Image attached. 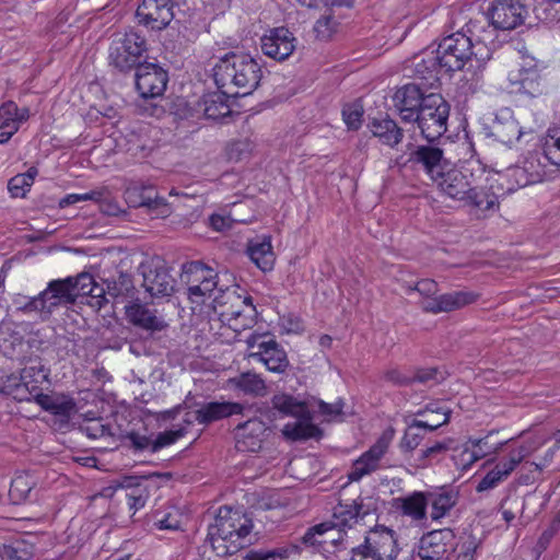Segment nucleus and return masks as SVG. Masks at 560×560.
I'll list each match as a JSON object with an SVG mask.
<instances>
[{
    "label": "nucleus",
    "instance_id": "obj_3",
    "mask_svg": "<svg viewBox=\"0 0 560 560\" xmlns=\"http://www.w3.org/2000/svg\"><path fill=\"white\" fill-rule=\"evenodd\" d=\"M147 40L141 33L130 30L117 35L109 46V65L121 73H129L147 61Z\"/></svg>",
    "mask_w": 560,
    "mask_h": 560
},
{
    "label": "nucleus",
    "instance_id": "obj_32",
    "mask_svg": "<svg viewBox=\"0 0 560 560\" xmlns=\"http://www.w3.org/2000/svg\"><path fill=\"white\" fill-rule=\"evenodd\" d=\"M368 514L369 510H364L361 501L353 500L351 503L340 502L334 508L332 521L328 523L332 529L345 530L346 528H351L360 518Z\"/></svg>",
    "mask_w": 560,
    "mask_h": 560
},
{
    "label": "nucleus",
    "instance_id": "obj_8",
    "mask_svg": "<svg viewBox=\"0 0 560 560\" xmlns=\"http://www.w3.org/2000/svg\"><path fill=\"white\" fill-rule=\"evenodd\" d=\"M477 164L476 161H467L460 167H456L448 162L446 168L442 170L433 183L444 195L463 201L476 182L474 171Z\"/></svg>",
    "mask_w": 560,
    "mask_h": 560
},
{
    "label": "nucleus",
    "instance_id": "obj_63",
    "mask_svg": "<svg viewBox=\"0 0 560 560\" xmlns=\"http://www.w3.org/2000/svg\"><path fill=\"white\" fill-rule=\"evenodd\" d=\"M122 441L128 442L126 445L131 447L133 451H151L152 440L145 435H141L138 432L131 431L122 435Z\"/></svg>",
    "mask_w": 560,
    "mask_h": 560
},
{
    "label": "nucleus",
    "instance_id": "obj_52",
    "mask_svg": "<svg viewBox=\"0 0 560 560\" xmlns=\"http://www.w3.org/2000/svg\"><path fill=\"white\" fill-rule=\"evenodd\" d=\"M16 310L23 314L39 313L42 319H47L51 316L43 291L38 295L30 298L23 305L18 306Z\"/></svg>",
    "mask_w": 560,
    "mask_h": 560
},
{
    "label": "nucleus",
    "instance_id": "obj_56",
    "mask_svg": "<svg viewBox=\"0 0 560 560\" xmlns=\"http://www.w3.org/2000/svg\"><path fill=\"white\" fill-rule=\"evenodd\" d=\"M185 434V428L160 432L156 435V438L152 441L151 453H156L161 448L174 444L178 439L183 438Z\"/></svg>",
    "mask_w": 560,
    "mask_h": 560
},
{
    "label": "nucleus",
    "instance_id": "obj_62",
    "mask_svg": "<svg viewBox=\"0 0 560 560\" xmlns=\"http://www.w3.org/2000/svg\"><path fill=\"white\" fill-rule=\"evenodd\" d=\"M289 551L284 548H276L272 550H250L245 556V560H277L288 558Z\"/></svg>",
    "mask_w": 560,
    "mask_h": 560
},
{
    "label": "nucleus",
    "instance_id": "obj_50",
    "mask_svg": "<svg viewBox=\"0 0 560 560\" xmlns=\"http://www.w3.org/2000/svg\"><path fill=\"white\" fill-rule=\"evenodd\" d=\"M331 526L328 522H324L310 527L302 537V541L305 545L315 547L318 551L331 552L327 547L328 540H326V534L331 530Z\"/></svg>",
    "mask_w": 560,
    "mask_h": 560
},
{
    "label": "nucleus",
    "instance_id": "obj_26",
    "mask_svg": "<svg viewBox=\"0 0 560 560\" xmlns=\"http://www.w3.org/2000/svg\"><path fill=\"white\" fill-rule=\"evenodd\" d=\"M28 116V108H19L12 101L3 103L0 106V144L7 143L11 139Z\"/></svg>",
    "mask_w": 560,
    "mask_h": 560
},
{
    "label": "nucleus",
    "instance_id": "obj_39",
    "mask_svg": "<svg viewBox=\"0 0 560 560\" xmlns=\"http://www.w3.org/2000/svg\"><path fill=\"white\" fill-rule=\"evenodd\" d=\"M518 79H510L513 85H517V92L528 95L529 97H537L546 92V84L536 68L520 69Z\"/></svg>",
    "mask_w": 560,
    "mask_h": 560
},
{
    "label": "nucleus",
    "instance_id": "obj_19",
    "mask_svg": "<svg viewBox=\"0 0 560 560\" xmlns=\"http://www.w3.org/2000/svg\"><path fill=\"white\" fill-rule=\"evenodd\" d=\"M268 427L259 418H250L234 429L236 447L241 452H258L268 435Z\"/></svg>",
    "mask_w": 560,
    "mask_h": 560
},
{
    "label": "nucleus",
    "instance_id": "obj_7",
    "mask_svg": "<svg viewBox=\"0 0 560 560\" xmlns=\"http://www.w3.org/2000/svg\"><path fill=\"white\" fill-rule=\"evenodd\" d=\"M460 30L475 48L476 68H483L487 61L491 59L492 49L490 45L494 44L495 32L498 31L492 26L489 13H478L476 18H471L465 23V26Z\"/></svg>",
    "mask_w": 560,
    "mask_h": 560
},
{
    "label": "nucleus",
    "instance_id": "obj_43",
    "mask_svg": "<svg viewBox=\"0 0 560 560\" xmlns=\"http://www.w3.org/2000/svg\"><path fill=\"white\" fill-rule=\"evenodd\" d=\"M231 382L235 388L253 397H264L268 392L265 380L255 372L241 373L233 377Z\"/></svg>",
    "mask_w": 560,
    "mask_h": 560
},
{
    "label": "nucleus",
    "instance_id": "obj_28",
    "mask_svg": "<svg viewBox=\"0 0 560 560\" xmlns=\"http://www.w3.org/2000/svg\"><path fill=\"white\" fill-rule=\"evenodd\" d=\"M478 294L470 291H455L429 300L423 310L434 314L452 312L476 302Z\"/></svg>",
    "mask_w": 560,
    "mask_h": 560
},
{
    "label": "nucleus",
    "instance_id": "obj_49",
    "mask_svg": "<svg viewBox=\"0 0 560 560\" xmlns=\"http://www.w3.org/2000/svg\"><path fill=\"white\" fill-rule=\"evenodd\" d=\"M522 133L518 122L512 117L505 121L498 120L492 127V135L504 144H512L514 141L520 140Z\"/></svg>",
    "mask_w": 560,
    "mask_h": 560
},
{
    "label": "nucleus",
    "instance_id": "obj_37",
    "mask_svg": "<svg viewBox=\"0 0 560 560\" xmlns=\"http://www.w3.org/2000/svg\"><path fill=\"white\" fill-rule=\"evenodd\" d=\"M428 504H431L432 520L436 521L444 517L457 503L458 492L452 488H440L439 490L427 492Z\"/></svg>",
    "mask_w": 560,
    "mask_h": 560
},
{
    "label": "nucleus",
    "instance_id": "obj_6",
    "mask_svg": "<svg viewBox=\"0 0 560 560\" xmlns=\"http://www.w3.org/2000/svg\"><path fill=\"white\" fill-rule=\"evenodd\" d=\"M410 152L408 156L401 154L396 158L395 165L399 168H410L423 171L432 182L446 168L448 161L444 156V151L434 144H409Z\"/></svg>",
    "mask_w": 560,
    "mask_h": 560
},
{
    "label": "nucleus",
    "instance_id": "obj_30",
    "mask_svg": "<svg viewBox=\"0 0 560 560\" xmlns=\"http://www.w3.org/2000/svg\"><path fill=\"white\" fill-rule=\"evenodd\" d=\"M450 422V412H444V419H442V422H439L436 424H431L428 421H422L415 419L407 427V429L404 432V435L400 440L399 447L400 451L405 454L412 453L422 442L424 439V434L422 433V430H427L429 432H433L440 427L447 424Z\"/></svg>",
    "mask_w": 560,
    "mask_h": 560
},
{
    "label": "nucleus",
    "instance_id": "obj_2",
    "mask_svg": "<svg viewBox=\"0 0 560 560\" xmlns=\"http://www.w3.org/2000/svg\"><path fill=\"white\" fill-rule=\"evenodd\" d=\"M261 78L260 63L248 54H226L213 68L217 88L232 91L233 97L252 94L259 86Z\"/></svg>",
    "mask_w": 560,
    "mask_h": 560
},
{
    "label": "nucleus",
    "instance_id": "obj_24",
    "mask_svg": "<svg viewBox=\"0 0 560 560\" xmlns=\"http://www.w3.org/2000/svg\"><path fill=\"white\" fill-rule=\"evenodd\" d=\"M126 316L133 326L150 334L162 331L167 327L165 320L158 316L156 310H151L138 301L126 306Z\"/></svg>",
    "mask_w": 560,
    "mask_h": 560
},
{
    "label": "nucleus",
    "instance_id": "obj_25",
    "mask_svg": "<svg viewBox=\"0 0 560 560\" xmlns=\"http://www.w3.org/2000/svg\"><path fill=\"white\" fill-rule=\"evenodd\" d=\"M502 196V187L492 178L489 187H478L474 184L463 202L481 211H494L499 209V198Z\"/></svg>",
    "mask_w": 560,
    "mask_h": 560
},
{
    "label": "nucleus",
    "instance_id": "obj_59",
    "mask_svg": "<svg viewBox=\"0 0 560 560\" xmlns=\"http://www.w3.org/2000/svg\"><path fill=\"white\" fill-rule=\"evenodd\" d=\"M452 444H453L452 439H445L444 441L436 442L433 445L428 446L427 448L422 450L421 455L419 457L421 465L427 466L431 459L438 457L439 455L446 453L448 450H451Z\"/></svg>",
    "mask_w": 560,
    "mask_h": 560
},
{
    "label": "nucleus",
    "instance_id": "obj_61",
    "mask_svg": "<svg viewBox=\"0 0 560 560\" xmlns=\"http://www.w3.org/2000/svg\"><path fill=\"white\" fill-rule=\"evenodd\" d=\"M336 25L337 23L335 22L331 14L323 15L316 21L314 25L316 37L320 40L329 39L335 32Z\"/></svg>",
    "mask_w": 560,
    "mask_h": 560
},
{
    "label": "nucleus",
    "instance_id": "obj_45",
    "mask_svg": "<svg viewBox=\"0 0 560 560\" xmlns=\"http://www.w3.org/2000/svg\"><path fill=\"white\" fill-rule=\"evenodd\" d=\"M80 275H86L90 278V282L88 280L84 288L80 290V299H86V304L100 311L108 303L107 290L97 284L92 275L88 272H81Z\"/></svg>",
    "mask_w": 560,
    "mask_h": 560
},
{
    "label": "nucleus",
    "instance_id": "obj_29",
    "mask_svg": "<svg viewBox=\"0 0 560 560\" xmlns=\"http://www.w3.org/2000/svg\"><path fill=\"white\" fill-rule=\"evenodd\" d=\"M218 276L213 270L205 266L201 261H190L183 265L182 279L187 283L198 282L208 298L214 296L218 291Z\"/></svg>",
    "mask_w": 560,
    "mask_h": 560
},
{
    "label": "nucleus",
    "instance_id": "obj_31",
    "mask_svg": "<svg viewBox=\"0 0 560 560\" xmlns=\"http://www.w3.org/2000/svg\"><path fill=\"white\" fill-rule=\"evenodd\" d=\"M246 253L249 259L262 272H268L273 269L276 255L272 249L270 236L264 235L249 240Z\"/></svg>",
    "mask_w": 560,
    "mask_h": 560
},
{
    "label": "nucleus",
    "instance_id": "obj_16",
    "mask_svg": "<svg viewBox=\"0 0 560 560\" xmlns=\"http://www.w3.org/2000/svg\"><path fill=\"white\" fill-rule=\"evenodd\" d=\"M488 13L494 28L508 31L521 25L527 11L520 0H493Z\"/></svg>",
    "mask_w": 560,
    "mask_h": 560
},
{
    "label": "nucleus",
    "instance_id": "obj_40",
    "mask_svg": "<svg viewBox=\"0 0 560 560\" xmlns=\"http://www.w3.org/2000/svg\"><path fill=\"white\" fill-rule=\"evenodd\" d=\"M270 402L272 409L278 411L282 417H305L308 413L306 401L291 394L277 393L271 397Z\"/></svg>",
    "mask_w": 560,
    "mask_h": 560
},
{
    "label": "nucleus",
    "instance_id": "obj_20",
    "mask_svg": "<svg viewBox=\"0 0 560 560\" xmlns=\"http://www.w3.org/2000/svg\"><path fill=\"white\" fill-rule=\"evenodd\" d=\"M440 58L433 50H424L413 58V78L420 81L425 89H435L440 85L441 72L444 71Z\"/></svg>",
    "mask_w": 560,
    "mask_h": 560
},
{
    "label": "nucleus",
    "instance_id": "obj_15",
    "mask_svg": "<svg viewBox=\"0 0 560 560\" xmlns=\"http://www.w3.org/2000/svg\"><path fill=\"white\" fill-rule=\"evenodd\" d=\"M425 88L412 82L399 86L393 95L394 107L404 122H411L424 105L429 93Z\"/></svg>",
    "mask_w": 560,
    "mask_h": 560
},
{
    "label": "nucleus",
    "instance_id": "obj_60",
    "mask_svg": "<svg viewBox=\"0 0 560 560\" xmlns=\"http://www.w3.org/2000/svg\"><path fill=\"white\" fill-rule=\"evenodd\" d=\"M462 544L456 560H475V555L481 541L472 534L462 537Z\"/></svg>",
    "mask_w": 560,
    "mask_h": 560
},
{
    "label": "nucleus",
    "instance_id": "obj_18",
    "mask_svg": "<svg viewBox=\"0 0 560 560\" xmlns=\"http://www.w3.org/2000/svg\"><path fill=\"white\" fill-rule=\"evenodd\" d=\"M392 435L383 434L377 441L364 452L353 464L348 478L350 481H359L363 476L369 475L380 467V462L386 454Z\"/></svg>",
    "mask_w": 560,
    "mask_h": 560
},
{
    "label": "nucleus",
    "instance_id": "obj_51",
    "mask_svg": "<svg viewBox=\"0 0 560 560\" xmlns=\"http://www.w3.org/2000/svg\"><path fill=\"white\" fill-rule=\"evenodd\" d=\"M542 152L547 162L560 166V125L547 130L542 142Z\"/></svg>",
    "mask_w": 560,
    "mask_h": 560
},
{
    "label": "nucleus",
    "instance_id": "obj_35",
    "mask_svg": "<svg viewBox=\"0 0 560 560\" xmlns=\"http://www.w3.org/2000/svg\"><path fill=\"white\" fill-rule=\"evenodd\" d=\"M218 90V92L203 95L199 103V106H202L203 114L208 119H219L231 114L229 98L233 97V92L226 89Z\"/></svg>",
    "mask_w": 560,
    "mask_h": 560
},
{
    "label": "nucleus",
    "instance_id": "obj_44",
    "mask_svg": "<svg viewBox=\"0 0 560 560\" xmlns=\"http://www.w3.org/2000/svg\"><path fill=\"white\" fill-rule=\"evenodd\" d=\"M49 369L45 366L40 358L36 357L30 358L26 361L25 366L21 371L20 378L30 386L35 385L37 388H42L40 385L44 382L49 383Z\"/></svg>",
    "mask_w": 560,
    "mask_h": 560
},
{
    "label": "nucleus",
    "instance_id": "obj_14",
    "mask_svg": "<svg viewBox=\"0 0 560 560\" xmlns=\"http://www.w3.org/2000/svg\"><path fill=\"white\" fill-rule=\"evenodd\" d=\"M455 533L451 528L432 530L420 539L418 556L421 560H447L455 551Z\"/></svg>",
    "mask_w": 560,
    "mask_h": 560
},
{
    "label": "nucleus",
    "instance_id": "obj_41",
    "mask_svg": "<svg viewBox=\"0 0 560 560\" xmlns=\"http://www.w3.org/2000/svg\"><path fill=\"white\" fill-rule=\"evenodd\" d=\"M154 189L152 186H145L140 183L129 185L124 191V198L129 207L139 208L147 207L154 209L161 202L158 196H153Z\"/></svg>",
    "mask_w": 560,
    "mask_h": 560
},
{
    "label": "nucleus",
    "instance_id": "obj_58",
    "mask_svg": "<svg viewBox=\"0 0 560 560\" xmlns=\"http://www.w3.org/2000/svg\"><path fill=\"white\" fill-rule=\"evenodd\" d=\"M363 108L359 104H347L342 108V118L348 129L358 130L362 125Z\"/></svg>",
    "mask_w": 560,
    "mask_h": 560
},
{
    "label": "nucleus",
    "instance_id": "obj_13",
    "mask_svg": "<svg viewBox=\"0 0 560 560\" xmlns=\"http://www.w3.org/2000/svg\"><path fill=\"white\" fill-rule=\"evenodd\" d=\"M534 448L530 445L522 444L515 448H512L506 458L501 459L493 469L487 472V475L479 481L476 487L478 492L491 490L499 483L505 480L510 474L520 465L525 458H527Z\"/></svg>",
    "mask_w": 560,
    "mask_h": 560
},
{
    "label": "nucleus",
    "instance_id": "obj_4",
    "mask_svg": "<svg viewBox=\"0 0 560 560\" xmlns=\"http://www.w3.org/2000/svg\"><path fill=\"white\" fill-rule=\"evenodd\" d=\"M450 112L451 105L440 93H429L411 122L417 124L424 139L434 142L447 131Z\"/></svg>",
    "mask_w": 560,
    "mask_h": 560
},
{
    "label": "nucleus",
    "instance_id": "obj_36",
    "mask_svg": "<svg viewBox=\"0 0 560 560\" xmlns=\"http://www.w3.org/2000/svg\"><path fill=\"white\" fill-rule=\"evenodd\" d=\"M295 418L296 421L287 423L282 429V434L285 439L295 442L322 436V430L312 422L313 415L310 409L307 416Z\"/></svg>",
    "mask_w": 560,
    "mask_h": 560
},
{
    "label": "nucleus",
    "instance_id": "obj_48",
    "mask_svg": "<svg viewBox=\"0 0 560 560\" xmlns=\"http://www.w3.org/2000/svg\"><path fill=\"white\" fill-rule=\"evenodd\" d=\"M153 527L159 530H178L182 526V514L174 506L158 510L153 513Z\"/></svg>",
    "mask_w": 560,
    "mask_h": 560
},
{
    "label": "nucleus",
    "instance_id": "obj_12",
    "mask_svg": "<svg viewBox=\"0 0 560 560\" xmlns=\"http://www.w3.org/2000/svg\"><path fill=\"white\" fill-rule=\"evenodd\" d=\"M167 82V72L156 63L144 61L135 70L136 89L143 98L162 96Z\"/></svg>",
    "mask_w": 560,
    "mask_h": 560
},
{
    "label": "nucleus",
    "instance_id": "obj_38",
    "mask_svg": "<svg viewBox=\"0 0 560 560\" xmlns=\"http://www.w3.org/2000/svg\"><path fill=\"white\" fill-rule=\"evenodd\" d=\"M37 396V405L45 411L58 416L66 420H69L71 415L75 411V401L72 397L66 395H48L42 392V395Z\"/></svg>",
    "mask_w": 560,
    "mask_h": 560
},
{
    "label": "nucleus",
    "instance_id": "obj_33",
    "mask_svg": "<svg viewBox=\"0 0 560 560\" xmlns=\"http://www.w3.org/2000/svg\"><path fill=\"white\" fill-rule=\"evenodd\" d=\"M428 500L424 492L415 491L407 497L394 498L390 506L404 516H409L415 521H422L427 516Z\"/></svg>",
    "mask_w": 560,
    "mask_h": 560
},
{
    "label": "nucleus",
    "instance_id": "obj_21",
    "mask_svg": "<svg viewBox=\"0 0 560 560\" xmlns=\"http://www.w3.org/2000/svg\"><path fill=\"white\" fill-rule=\"evenodd\" d=\"M174 0H142L137 16L144 25L163 30L174 19Z\"/></svg>",
    "mask_w": 560,
    "mask_h": 560
},
{
    "label": "nucleus",
    "instance_id": "obj_57",
    "mask_svg": "<svg viewBox=\"0 0 560 560\" xmlns=\"http://www.w3.org/2000/svg\"><path fill=\"white\" fill-rule=\"evenodd\" d=\"M132 289V281L129 276L120 275L117 280L107 282V295L117 299L127 296Z\"/></svg>",
    "mask_w": 560,
    "mask_h": 560
},
{
    "label": "nucleus",
    "instance_id": "obj_1",
    "mask_svg": "<svg viewBox=\"0 0 560 560\" xmlns=\"http://www.w3.org/2000/svg\"><path fill=\"white\" fill-rule=\"evenodd\" d=\"M253 520L243 511L221 506L208 526L207 540L218 557L232 556L249 544Z\"/></svg>",
    "mask_w": 560,
    "mask_h": 560
},
{
    "label": "nucleus",
    "instance_id": "obj_47",
    "mask_svg": "<svg viewBox=\"0 0 560 560\" xmlns=\"http://www.w3.org/2000/svg\"><path fill=\"white\" fill-rule=\"evenodd\" d=\"M546 161L547 160L544 159V153L540 154L539 152L534 151L528 152L521 163L533 184L542 182L547 176Z\"/></svg>",
    "mask_w": 560,
    "mask_h": 560
},
{
    "label": "nucleus",
    "instance_id": "obj_53",
    "mask_svg": "<svg viewBox=\"0 0 560 560\" xmlns=\"http://www.w3.org/2000/svg\"><path fill=\"white\" fill-rule=\"evenodd\" d=\"M80 430L91 440L112 436L110 428L103 423L102 419L89 420L80 427Z\"/></svg>",
    "mask_w": 560,
    "mask_h": 560
},
{
    "label": "nucleus",
    "instance_id": "obj_10",
    "mask_svg": "<svg viewBox=\"0 0 560 560\" xmlns=\"http://www.w3.org/2000/svg\"><path fill=\"white\" fill-rule=\"evenodd\" d=\"M247 346L256 349L250 357L262 362L267 370L272 373L282 374L290 365L285 350L271 337L262 335H250Z\"/></svg>",
    "mask_w": 560,
    "mask_h": 560
},
{
    "label": "nucleus",
    "instance_id": "obj_23",
    "mask_svg": "<svg viewBox=\"0 0 560 560\" xmlns=\"http://www.w3.org/2000/svg\"><path fill=\"white\" fill-rule=\"evenodd\" d=\"M197 409L194 411L196 422L205 427L229 418L234 415H243L244 405L233 401H209L195 404Z\"/></svg>",
    "mask_w": 560,
    "mask_h": 560
},
{
    "label": "nucleus",
    "instance_id": "obj_64",
    "mask_svg": "<svg viewBox=\"0 0 560 560\" xmlns=\"http://www.w3.org/2000/svg\"><path fill=\"white\" fill-rule=\"evenodd\" d=\"M489 436H485L481 439H469L467 444L470 445V448L474 453L480 452L485 453V457L491 453L497 452L501 448L506 442H500L498 445L489 444Z\"/></svg>",
    "mask_w": 560,
    "mask_h": 560
},
{
    "label": "nucleus",
    "instance_id": "obj_22",
    "mask_svg": "<svg viewBox=\"0 0 560 560\" xmlns=\"http://www.w3.org/2000/svg\"><path fill=\"white\" fill-rule=\"evenodd\" d=\"M262 52L278 61L288 59L295 49L296 38L287 27H276L260 39Z\"/></svg>",
    "mask_w": 560,
    "mask_h": 560
},
{
    "label": "nucleus",
    "instance_id": "obj_34",
    "mask_svg": "<svg viewBox=\"0 0 560 560\" xmlns=\"http://www.w3.org/2000/svg\"><path fill=\"white\" fill-rule=\"evenodd\" d=\"M369 128L382 144L392 149L401 143L404 139L402 128H400L398 124L388 116L382 119H373L369 124Z\"/></svg>",
    "mask_w": 560,
    "mask_h": 560
},
{
    "label": "nucleus",
    "instance_id": "obj_27",
    "mask_svg": "<svg viewBox=\"0 0 560 560\" xmlns=\"http://www.w3.org/2000/svg\"><path fill=\"white\" fill-rule=\"evenodd\" d=\"M212 307L222 320L236 319L244 312L242 296L234 288L229 287L218 289L212 300Z\"/></svg>",
    "mask_w": 560,
    "mask_h": 560
},
{
    "label": "nucleus",
    "instance_id": "obj_55",
    "mask_svg": "<svg viewBox=\"0 0 560 560\" xmlns=\"http://www.w3.org/2000/svg\"><path fill=\"white\" fill-rule=\"evenodd\" d=\"M43 389L37 388L35 385L30 386L27 383L20 380L19 383L12 386L11 395L18 401H32L37 404V394L42 395Z\"/></svg>",
    "mask_w": 560,
    "mask_h": 560
},
{
    "label": "nucleus",
    "instance_id": "obj_42",
    "mask_svg": "<svg viewBox=\"0 0 560 560\" xmlns=\"http://www.w3.org/2000/svg\"><path fill=\"white\" fill-rule=\"evenodd\" d=\"M494 180L502 187L504 196L533 184L521 164L509 167L504 174H498Z\"/></svg>",
    "mask_w": 560,
    "mask_h": 560
},
{
    "label": "nucleus",
    "instance_id": "obj_46",
    "mask_svg": "<svg viewBox=\"0 0 560 560\" xmlns=\"http://www.w3.org/2000/svg\"><path fill=\"white\" fill-rule=\"evenodd\" d=\"M33 555V545L23 539L0 545V560H30Z\"/></svg>",
    "mask_w": 560,
    "mask_h": 560
},
{
    "label": "nucleus",
    "instance_id": "obj_9",
    "mask_svg": "<svg viewBox=\"0 0 560 560\" xmlns=\"http://www.w3.org/2000/svg\"><path fill=\"white\" fill-rule=\"evenodd\" d=\"M90 278L86 275L56 279L48 282L43 290L50 314L60 306L73 305L80 299V290Z\"/></svg>",
    "mask_w": 560,
    "mask_h": 560
},
{
    "label": "nucleus",
    "instance_id": "obj_54",
    "mask_svg": "<svg viewBox=\"0 0 560 560\" xmlns=\"http://www.w3.org/2000/svg\"><path fill=\"white\" fill-rule=\"evenodd\" d=\"M525 506L524 499L521 497H508L501 504V513L503 520L511 524L515 518L517 513H523Z\"/></svg>",
    "mask_w": 560,
    "mask_h": 560
},
{
    "label": "nucleus",
    "instance_id": "obj_11",
    "mask_svg": "<svg viewBox=\"0 0 560 560\" xmlns=\"http://www.w3.org/2000/svg\"><path fill=\"white\" fill-rule=\"evenodd\" d=\"M142 287L151 298L170 296L175 290V279L171 276L165 262L161 259H152L141 264Z\"/></svg>",
    "mask_w": 560,
    "mask_h": 560
},
{
    "label": "nucleus",
    "instance_id": "obj_5",
    "mask_svg": "<svg viewBox=\"0 0 560 560\" xmlns=\"http://www.w3.org/2000/svg\"><path fill=\"white\" fill-rule=\"evenodd\" d=\"M434 51L440 61L443 62L442 67H444V72L446 73L462 70L467 62H470V67H474L475 48L469 39L466 38L463 30L444 36Z\"/></svg>",
    "mask_w": 560,
    "mask_h": 560
},
{
    "label": "nucleus",
    "instance_id": "obj_17",
    "mask_svg": "<svg viewBox=\"0 0 560 560\" xmlns=\"http://www.w3.org/2000/svg\"><path fill=\"white\" fill-rule=\"evenodd\" d=\"M362 545L368 546L377 559L383 560H396L400 551L396 532L384 525L373 527Z\"/></svg>",
    "mask_w": 560,
    "mask_h": 560
}]
</instances>
